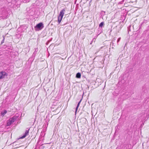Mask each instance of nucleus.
<instances>
[{"label": "nucleus", "mask_w": 149, "mask_h": 149, "mask_svg": "<svg viewBox=\"0 0 149 149\" xmlns=\"http://www.w3.org/2000/svg\"><path fill=\"white\" fill-rule=\"evenodd\" d=\"M65 9L61 10L59 13V14L58 17V22L60 24L62 19L63 16L65 14Z\"/></svg>", "instance_id": "f257e3e1"}, {"label": "nucleus", "mask_w": 149, "mask_h": 149, "mask_svg": "<svg viewBox=\"0 0 149 149\" xmlns=\"http://www.w3.org/2000/svg\"><path fill=\"white\" fill-rule=\"evenodd\" d=\"M17 118L18 117L15 116H13L12 118H10L7 121L6 126H10L17 120Z\"/></svg>", "instance_id": "f03ea898"}, {"label": "nucleus", "mask_w": 149, "mask_h": 149, "mask_svg": "<svg viewBox=\"0 0 149 149\" xmlns=\"http://www.w3.org/2000/svg\"><path fill=\"white\" fill-rule=\"evenodd\" d=\"M44 27L43 24L42 23L40 22L37 24L36 26L35 27V29H39L41 30Z\"/></svg>", "instance_id": "7ed1b4c3"}, {"label": "nucleus", "mask_w": 149, "mask_h": 149, "mask_svg": "<svg viewBox=\"0 0 149 149\" xmlns=\"http://www.w3.org/2000/svg\"><path fill=\"white\" fill-rule=\"evenodd\" d=\"M28 130H26L25 132V133L23 134V135L20 138V139H23L26 137V136H27L29 134V131L30 130V129H28Z\"/></svg>", "instance_id": "20e7f679"}, {"label": "nucleus", "mask_w": 149, "mask_h": 149, "mask_svg": "<svg viewBox=\"0 0 149 149\" xmlns=\"http://www.w3.org/2000/svg\"><path fill=\"white\" fill-rule=\"evenodd\" d=\"M6 75L5 72H1L0 73V79L3 78Z\"/></svg>", "instance_id": "39448f33"}, {"label": "nucleus", "mask_w": 149, "mask_h": 149, "mask_svg": "<svg viewBox=\"0 0 149 149\" xmlns=\"http://www.w3.org/2000/svg\"><path fill=\"white\" fill-rule=\"evenodd\" d=\"M81 74L79 72L77 73L76 75V77L78 78H80L81 77Z\"/></svg>", "instance_id": "423d86ee"}, {"label": "nucleus", "mask_w": 149, "mask_h": 149, "mask_svg": "<svg viewBox=\"0 0 149 149\" xmlns=\"http://www.w3.org/2000/svg\"><path fill=\"white\" fill-rule=\"evenodd\" d=\"M81 100H82V99H81L79 101V102H78V104H77V107H76V112H75L76 113V111H77V110L78 109V107H79V105L80 104V102H81Z\"/></svg>", "instance_id": "0eeeda50"}, {"label": "nucleus", "mask_w": 149, "mask_h": 149, "mask_svg": "<svg viewBox=\"0 0 149 149\" xmlns=\"http://www.w3.org/2000/svg\"><path fill=\"white\" fill-rule=\"evenodd\" d=\"M7 111L6 110H4L3 112H2L1 113V115L3 116L6 113Z\"/></svg>", "instance_id": "6e6552de"}, {"label": "nucleus", "mask_w": 149, "mask_h": 149, "mask_svg": "<svg viewBox=\"0 0 149 149\" xmlns=\"http://www.w3.org/2000/svg\"><path fill=\"white\" fill-rule=\"evenodd\" d=\"M104 24V22H101L99 24V26L100 27H102V26Z\"/></svg>", "instance_id": "1a4fd4ad"}, {"label": "nucleus", "mask_w": 149, "mask_h": 149, "mask_svg": "<svg viewBox=\"0 0 149 149\" xmlns=\"http://www.w3.org/2000/svg\"><path fill=\"white\" fill-rule=\"evenodd\" d=\"M120 38H119L118 39V40H117V43H118V42L120 41Z\"/></svg>", "instance_id": "9d476101"}, {"label": "nucleus", "mask_w": 149, "mask_h": 149, "mask_svg": "<svg viewBox=\"0 0 149 149\" xmlns=\"http://www.w3.org/2000/svg\"><path fill=\"white\" fill-rule=\"evenodd\" d=\"M4 38L3 40L1 41V44H2L4 42Z\"/></svg>", "instance_id": "9b49d317"}, {"label": "nucleus", "mask_w": 149, "mask_h": 149, "mask_svg": "<svg viewBox=\"0 0 149 149\" xmlns=\"http://www.w3.org/2000/svg\"><path fill=\"white\" fill-rule=\"evenodd\" d=\"M92 41H91V44L92 43Z\"/></svg>", "instance_id": "f8f14e48"}, {"label": "nucleus", "mask_w": 149, "mask_h": 149, "mask_svg": "<svg viewBox=\"0 0 149 149\" xmlns=\"http://www.w3.org/2000/svg\"><path fill=\"white\" fill-rule=\"evenodd\" d=\"M112 46H113V44H112Z\"/></svg>", "instance_id": "ddd939ff"}, {"label": "nucleus", "mask_w": 149, "mask_h": 149, "mask_svg": "<svg viewBox=\"0 0 149 149\" xmlns=\"http://www.w3.org/2000/svg\"><path fill=\"white\" fill-rule=\"evenodd\" d=\"M112 48H113V47H112Z\"/></svg>", "instance_id": "4468645a"}]
</instances>
